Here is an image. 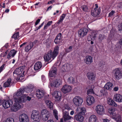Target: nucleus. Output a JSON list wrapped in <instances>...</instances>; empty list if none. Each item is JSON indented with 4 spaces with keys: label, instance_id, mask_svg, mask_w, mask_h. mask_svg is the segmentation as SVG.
I'll list each match as a JSON object with an SVG mask.
<instances>
[{
    "label": "nucleus",
    "instance_id": "50",
    "mask_svg": "<svg viewBox=\"0 0 122 122\" xmlns=\"http://www.w3.org/2000/svg\"><path fill=\"white\" fill-rule=\"evenodd\" d=\"M38 42V40H35L33 42H30V45H32L33 46L35 44L37 43Z\"/></svg>",
    "mask_w": 122,
    "mask_h": 122
},
{
    "label": "nucleus",
    "instance_id": "2",
    "mask_svg": "<svg viewBox=\"0 0 122 122\" xmlns=\"http://www.w3.org/2000/svg\"><path fill=\"white\" fill-rule=\"evenodd\" d=\"M23 96L22 97V98L21 99L19 98L14 99L15 103L11 108V110L12 111L16 112L20 109L21 107L20 104L21 103L25 102L26 101L25 98Z\"/></svg>",
    "mask_w": 122,
    "mask_h": 122
},
{
    "label": "nucleus",
    "instance_id": "51",
    "mask_svg": "<svg viewBox=\"0 0 122 122\" xmlns=\"http://www.w3.org/2000/svg\"><path fill=\"white\" fill-rule=\"evenodd\" d=\"M27 74L30 75L32 74L33 73V71L31 69H29L27 71Z\"/></svg>",
    "mask_w": 122,
    "mask_h": 122
},
{
    "label": "nucleus",
    "instance_id": "34",
    "mask_svg": "<svg viewBox=\"0 0 122 122\" xmlns=\"http://www.w3.org/2000/svg\"><path fill=\"white\" fill-rule=\"evenodd\" d=\"M96 35L94 33H92L91 35H88V36L87 39L88 41H90L91 40H94L96 37Z\"/></svg>",
    "mask_w": 122,
    "mask_h": 122
},
{
    "label": "nucleus",
    "instance_id": "31",
    "mask_svg": "<svg viewBox=\"0 0 122 122\" xmlns=\"http://www.w3.org/2000/svg\"><path fill=\"white\" fill-rule=\"evenodd\" d=\"M96 116L94 115H91L89 119V122H96L97 121Z\"/></svg>",
    "mask_w": 122,
    "mask_h": 122
},
{
    "label": "nucleus",
    "instance_id": "38",
    "mask_svg": "<svg viewBox=\"0 0 122 122\" xmlns=\"http://www.w3.org/2000/svg\"><path fill=\"white\" fill-rule=\"evenodd\" d=\"M33 46L32 45H30V43L29 44L26 46L25 48V50L26 52H28L29 50H30L33 47Z\"/></svg>",
    "mask_w": 122,
    "mask_h": 122
},
{
    "label": "nucleus",
    "instance_id": "32",
    "mask_svg": "<svg viewBox=\"0 0 122 122\" xmlns=\"http://www.w3.org/2000/svg\"><path fill=\"white\" fill-rule=\"evenodd\" d=\"M111 106L117 107V105L116 103L112 99L110 98L107 102Z\"/></svg>",
    "mask_w": 122,
    "mask_h": 122
},
{
    "label": "nucleus",
    "instance_id": "18",
    "mask_svg": "<svg viewBox=\"0 0 122 122\" xmlns=\"http://www.w3.org/2000/svg\"><path fill=\"white\" fill-rule=\"evenodd\" d=\"M45 94V92L42 90H37L36 91V95L37 98L40 99Z\"/></svg>",
    "mask_w": 122,
    "mask_h": 122
},
{
    "label": "nucleus",
    "instance_id": "37",
    "mask_svg": "<svg viewBox=\"0 0 122 122\" xmlns=\"http://www.w3.org/2000/svg\"><path fill=\"white\" fill-rule=\"evenodd\" d=\"M67 82L68 84H74L76 82L74 79L72 77H70L68 78Z\"/></svg>",
    "mask_w": 122,
    "mask_h": 122
},
{
    "label": "nucleus",
    "instance_id": "29",
    "mask_svg": "<svg viewBox=\"0 0 122 122\" xmlns=\"http://www.w3.org/2000/svg\"><path fill=\"white\" fill-rule=\"evenodd\" d=\"M45 103H46L47 107L49 108L50 109H53V103L51 102L50 101L47 100L45 101Z\"/></svg>",
    "mask_w": 122,
    "mask_h": 122
},
{
    "label": "nucleus",
    "instance_id": "39",
    "mask_svg": "<svg viewBox=\"0 0 122 122\" xmlns=\"http://www.w3.org/2000/svg\"><path fill=\"white\" fill-rule=\"evenodd\" d=\"M105 38L104 35L100 34L98 36V40L99 42H101L102 41V40L104 39Z\"/></svg>",
    "mask_w": 122,
    "mask_h": 122
},
{
    "label": "nucleus",
    "instance_id": "42",
    "mask_svg": "<svg viewBox=\"0 0 122 122\" xmlns=\"http://www.w3.org/2000/svg\"><path fill=\"white\" fill-rule=\"evenodd\" d=\"M52 21H49L48 23L44 26V29L45 30L47 29L48 27L52 23Z\"/></svg>",
    "mask_w": 122,
    "mask_h": 122
},
{
    "label": "nucleus",
    "instance_id": "56",
    "mask_svg": "<svg viewBox=\"0 0 122 122\" xmlns=\"http://www.w3.org/2000/svg\"><path fill=\"white\" fill-rule=\"evenodd\" d=\"M66 16V15L64 14H63L60 16V19L63 20Z\"/></svg>",
    "mask_w": 122,
    "mask_h": 122
},
{
    "label": "nucleus",
    "instance_id": "49",
    "mask_svg": "<svg viewBox=\"0 0 122 122\" xmlns=\"http://www.w3.org/2000/svg\"><path fill=\"white\" fill-rule=\"evenodd\" d=\"M65 109L67 110V111L71 110V108L67 104H66L65 105Z\"/></svg>",
    "mask_w": 122,
    "mask_h": 122
},
{
    "label": "nucleus",
    "instance_id": "46",
    "mask_svg": "<svg viewBox=\"0 0 122 122\" xmlns=\"http://www.w3.org/2000/svg\"><path fill=\"white\" fill-rule=\"evenodd\" d=\"M54 115L55 116V118L57 120H58V113L57 112L56 110H54L53 111Z\"/></svg>",
    "mask_w": 122,
    "mask_h": 122
},
{
    "label": "nucleus",
    "instance_id": "22",
    "mask_svg": "<svg viewBox=\"0 0 122 122\" xmlns=\"http://www.w3.org/2000/svg\"><path fill=\"white\" fill-rule=\"evenodd\" d=\"M87 76L88 79L93 81L95 79L96 75L93 72H88L87 74Z\"/></svg>",
    "mask_w": 122,
    "mask_h": 122
},
{
    "label": "nucleus",
    "instance_id": "9",
    "mask_svg": "<svg viewBox=\"0 0 122 122\" xmlns=\"http://www.w3.org/2000/svg\"><path fill=\"white\" fill-rule=\"evenodd\" d=\"M61 80L59 78H57L53 80L50 82L51 86L53 87H57L61 85Z\"/></svg>",
    "mask_w": 122,
    "mask_h": 122
},
{
    "label": "nucleus",
    "instance_id": "28",
    "mask_svg": "<svg viewBox=\"0 0 122 122\" xmlns=\"http://www.w3.org/2000/svg\"><path fill=\"white\" fill-rule=\"evenodd\" d=\"M17 52V51H15L14 49L12 50L8 54L7 58L9 59H10L11 56L12 57H14Z\"/></svg>",
    "mask_w": 122,
    "mask_h": 122
},
{
    "label": "nucleus",
    "instance_id": "19",
    "mask_svg": "<svg viewBox=\"0 0 122 122\" xmlns=\"http://www.w3.org/2000/svg\"><path fill=\"white\" fill-rule=\"evenodd\" d=\"M114 100L116 102H122V96L119 94H116L114 95Z\"/></svg>",
    "mask_w": 122,
    "mask_h": 122
},
{
    "label": "nucleus",
    "instance_id": "36",
    "mask_svg": "<svg viewBox=\"0 0 122 122\" xmlns=\"http://www.w3.org/2000/svg\"><path fill=\"white\" fill-rule=\"evenodd\" d=\"M79 109H80V112H79L78 113H80V114H81L83 115L85 114L86 110L84 107H81L79 108H76L77 111Z\"/></svg>",
    "mask_w": 122,
    "mask_h": 122
},
{
    "label": "nucleus",
    "instance_id": "13",
    "mask_svg": "<svg viewBox=\"0 0 122 122\" xmlns=\"http://www.w3.org/2000/svg\"><path fill=\"white\" fill-rule=\"evenodd\" d=\"M20 122H29V120L27 115L25 114H22L19 117Z\"/></svg>",
    "mask_w": 122,
    "mask_h": 122
},
{
    "label": "nucleus",
    "instance_id": "25",
    "mask_svg": "<svg viewBox=\"0 0 122 122\" xmlns=\"http://www.w3.org/2000/svg\"><path fill=\"white\" fill-rule=\"evenodd\" d=\"M61 36V33H59L58 34L54 41V42L56 44H59L60 43Z\"/></svg>",
    "mask_w": 122,
    "mask_h": 122
},
{
    "label": "nucleus",
    "instance_id": "10",
    "mask_svg": "<svg viewBox=\"0 0 122 122\" xmlns=\"http://www.w3.org/2000/svg\"><path fill=\"white\" fill-rule=\"evenodd\" d=\"M96 110L97 113L100 115L104 114L105 113V109L103 106L98 105L96 107Z\"/></svg>",
    "mask_w": 122,
    "mask_h": 122
},
{
    "label": "nucleus",
    "instance_id": "63",
    "mask_svg": "<svg viewBox=\"0 0 122 122\" xmlns=\"http://www.w3.org/2000/svg\"><path fill=\"white\" fill-rule=\"evenodd\" d=\"M118 6L120 8H122V3H120L118 5Z\"/></svg>",
    "mask_w": 122,
    "mask_h": 122
},
{
    "label": "nucleus",
    "instance_id": "24",
    "mask_svg": "<svg viewBox=\"0 0 122 122\" xmlns=\"http://www.w3.org/2000/svg\"><path fill=\"white\" fill-rule=\"evenodd\" d=\"M84 60L86 63L89 64L92 62V58L90 56H87L85 57Z\"/></svg>",
    "mask_w": 122,
    "mask_h": 122
},
{
    "label": "nucleus",
    "instance_id": "6",
    "mask_svg": "<svg viewBox=\"0 0 122 122\" xmlns=\"http://www.w3.org/2000/svg\"><path fill=\"white\" fill-rule=\"evenodd\" d=\"M31 119L34 120V122H38L40 121V115L38 111L34 110L32 111Z\"/></svg>",
    "mask_w": 122,
    "mask_h": 122
},
{
    "label": "nucleus",
    "instance_id": "44",
    "mask_svg": "<svg viewBox=\"0 0 122 122\" xmlns=\"http://www.w3.org/2000/svg\"><path fill=\"white\" fill-rule=\"evenodd\" d=\"M81 8L82 10L85 12L88 11V7L86 5H83L81 6Z\"/></svg>",
    "mask_w": 122,
    "mask_h": 122
},
{
    "label": "nucleus",
    "instance_id": "59",
    "mask_svg": "<svg viewBox=\"0 0 122 122\" xmlns=\"http://www.w3.org/2000/svg\"><path fill=\"white\" fill-rule=\"evenodd\" d=\"M63 21V20L60 18V19L58 20V21L57 22V23L58 24H59L61 23Z\"/></svg>",
    "mask_w": 122,
    "mask_h": 122
},
{
    "label": "nucleus",
    "instance_id": "53",
    "mask_svg": "<svg viewBox=\"0 0 122 122\" xmlns=\"http://www.w3.org/2000/svg\"><path fill=\"white\" fill-rule=\"evenodd\" d=\"M115 13V11L113 10H112L111 12H110L109 14V17H111Z\"/></svg>",
    "mask_w": 122,
    "mask_h": 122
},
{
    "label": "nucleus",
    "instance_id": "4",
    "mask_svg": "<svg viewBox=\"0 0 122 122\" xmlns=\"http://www.w3.org/2000/svg\"><path fill=\"white\" fill-rule=\"evenodd\" d=\"M25 67V66L24 65L22 66L16 68L13 72V75L14 76L16 77L15 75L17 76H19L21 77L23 76L22 75H24V70Z\"/></svg>",
    "mask_w": 122,
    "mask_h": 122
},
{
    "label": "nucleus",
    "instance_id": "33",
    "mask_svg": "<svg viewBox=\"0 0 122 122\" xmlns=\"http://www.w3.org/2000/svg\"><path fill=\"white\" fill-rule=\"evenodd\" d=\"M11 82V79L10 78L8 79L6 81L4 84V87H10Z\"/></svg>",
    "mask_w": 122,
    "mask_h": 122
},
{
    "label": "nucleus",
    "instance_id": "55",
    "mask_svg": "<svg viewBox=\"0 0 122 122\" xmlns=\"http://www.w3.org/2000/svg\"><path fill=\"white\" fill-rule=\"evenodd\" d=\"M114 35L112 34H111L109 35L108 38L110 40L114 37Z\"/></svg>",
    "mask_w": 122,
    "mask_h": 122
},
{
    "label": "nucleus",
    "instance_id": "60",
    "mask_svg": "<svg viewBox=\"0 0 122 122\" xmlns=\"http://www.w3.org/2000/svg\"><path fill=\"white\" fill-rule=\"evenodd\" d=\"M103 63V62L102 61H100L99 62V66L100 67H101L102 66V65H103V64H102Z\"/></svg>",
    "mask_w": 122,
    "mask_h": 122
},
{
    "label": "nucleus",
    "instance_id": "41",
    "mask_svg": "<svg viewBox=\"0 0 122 122\" xmlns=\"http://www.w3.org/2000/svg\"><path fill=\"white\" fill-rule=\"evenodd\" d=\"M19 32H16L12 36V38H14L15 40H16L19 37Z\"/></svg>",
    "mask_w": 122,
    "mask_h": 122
},
{
    "label": "nucleus",
    "instance_id": "40",
    "mask_svg": "<svg viewBox=\"0 0 122 122\" xmlns=\"http://www.w3.org/2000/svg\"><path fill=\"white\" fill-rule=\"evenodd\" d=\"M62 68L64 69L65 71H68L70 68L69 64H67L64 65L62 66Z\"/></svg>",
    "mask_w": 122,
    "mask_h": 122
},
{
    "label": "nucleus",
    "instance_id": "7",
    "mask_svg": "<svg viewBox=\"0 0 122 122\" xmlns=\"http://www.w3.org/2000/svg\"><path fill=\"white\" fill-rule=\"evenodd\" d=\"M72 101L75 105L79 106L81 105L83 102V99L80 97L76 96L73 99Z\"/></svg>",
    "mask_w": 122,
    "mask_h": 122
},
{
    "label": "nucleus",
    "instance_id": "47",
    "mask_svg": "<svg viewBox=\"0 0 122 122\" xmlns=\"http://www.w3.org/2000/svg\"><path fill=\"white\" fill-rule=\"evenodd\" d=\"M94 92L93 91V89L92 88L91 89H89L87 91V94L89 95V94L91 93L94 94Z\"/></svg>",
    "mask_w": 122,
    "mask_h": 122
},
{
    "label": "nucleus",
    "instance_id": "15",
    "mask_svg": "<svg viewBox=\"0 0 122 122\" xmlns=\"http://www.w3.org/2000/svg\"><path fill=\"white\" fill-rule=\"evenodd\" d=\"M57 70V69L56 67L54 66L52 67L49 71V76L51 77L54 78L56 75Z\"/></svg>",
    "mask_w": 122,
    "mask_h": 122
},
{
    "label": "nucleus",
    "instance_id": "48",
    "mask_svg": "<svg viewBox=\"0 0 122 122\" xmlns=\"http://www.w3.org/2000/svg\"><path fill=\"white\" fill-rule=\"evenodd\" d=\"M118 30L120 31V32L122 31V23H121L118 26Z\"/></svg>",
    "mask_w": 122,
    "mask_h": 122
},
{
    "label": "nucleus",
    "instance_id": "11",
    "mask_svg": "<svg viewBox=\"0 0 122 122\" xmlns=\"http://www.w3.org/2000/svg\"><path fill=\"white\" fill-rule=\"evenodd\" d=\"M13 104L12 100H5L2 103L3 107L5 109H7L11 107Z\"/></svg>",
    "mask_w": 122,
    "mask_h": 122
},
{
    "label": "nucleus",
    "instance_id": "30",
    "mask_svg": "<svg viewBox=\"0 0 122 122\" xmlns=\"http://www.w3.org/2000/svg\"><path fill=\"white\" fill-rule=\"evenodd\" d=\"M113 118L115 119L117 122H121V119L120 115L119 114H116L112 117Z\"/></svg>",
    "mask_w": 122,
    "mask_h": 122
},
{
    "label": "nucleus",
    "instance_id": "64",
    "mask_svg": "<svg viewBox=\"0 0 122 122\" xmlns=\"http://www.w3.org/2000/svg\"><path fill=\"white\" fill-rule=\"evenodd\" d=\"M103 121L104 122H109L110 121V120L107 119H103Z\"/></svg>",
    "mask_w": 122,
    "mask_h": 122
},
{
    "label": "nucleus",
    "instance_id": "54",
    "mask_svg": "<svg viewBox=\"0 0 122 122\" xmlns=\"http://www.w3.org/2000/svg\"><path fill=\"white\" fill-rule=\"evenodd\" d=\"M29 89H30V91H32L33 90V88L34 87V86L33 85H28V86H27Z\"/></svg>",
    "mask_w": 122,
    "mask_h": 122
},
{
    "label": "nucleus",
    "instance_id": "12",
    "mask_svg": "<svg viewBox=\"0 0 122 122\" xmlns=\"http://www.w3.org/2000/svg\"><path fill=\"white\" fill-rule=\"evenodd\" d=\"M62 118L65 122L73 118L72 117L69 116L68 111L65 110H64L63 112Z\"/></svg>",
    "mask_w": 122,
    "mask_h": 122
},
{
    "label": "nucleus",
    "instance_id": "20",
    "mask_svg": "<svg viewBox=\"0 0 122 122\" xmlns=\"http://www.w3.org/2000/svg\"><path fill=\"white\" fill-rule=\"evenodd\" d=\"M71 89V86L67 85H65L63 87L62 91L63 92L66 93L70 92Z\"/></svg>",
    "mask_w": 122,
    "mask_h": 122
},
{
    "label": "nucleus",
    "instance_id": "17",
    "mask_svg": "<svg viewBox=\"0 0 122 122\" xmlns=\"http://www.w3.org/2000/svg\"><path fill=\"white\" fill-rule=\"evenodd\" d=\"M52 95L54 97L56 101H59L61 99V94L59 92L55 91L52 93Z\"/></svg>",
    "mask_w": 122,
    "mask_h": 122
},
{
    "label": "nucleus",
    "instance_id": "43",
    "mask_svg": "<svg viewBox=\"0 0 122 122\" xmlns=\"http://www.w3.org/2000/svg\"><path fill=\"white\" fill-rule=\"evenodd\" d=\"M22 88L24 89V92L25 93H27L32 92L31 91H30V89L28 87H23Z\"/></svg>",
    "mask_w": 122,
    "mask_h": 122
},
{
    "label": "nucleus",
    "instance_id": "61",
    "mask_svg": "<svg viewBox=\"0 0 122 122\" xmlns=\"http://www.w3.org/2000/svg\"><path fill=\"white\" fill-rule=\"evenodd\" d=\"M26 97V100H28L29 101L31 99V98L29 96H27Z\"/></svg>",
    "mask_w": 122,
    "mask_h": 122
},
{
    "label": "nucleus",
    "instance_id": "52",
    "mask_svg": "<svg viewBox=\"0 0 122 122\" xmlns=\"http://www.w3.org/2000/svg\"><path fill=\"white\" fill-rule=\"evenodd\" d=\"M44 22H43L40 25H39L38 27H36L35 29V30L36 31L40 29L41 28L42 26L44 24Z\"/></svg>",
    "mask_w": 122,
    "mask_h": 122
},
{
    "label": "nucleus",
    "instance_id": "45",
    "mask_svg": "<svg viewBox=\"0 0 122 122\" xmlns=\"http://www.w3.org/2000/svg\"><path fill=\"white\" fill-rule=\"evenodd\" d=\"M105 89L104 88V89H102L100 91L101 93H102V95H106L107 93V90H105Z\"/></svg>",
    "mask_w": 122,
    "mask_h": 122
},
{
    "label": "nucleus",
    "instance_id": "26",
    "mask_svg": "<svg viewBox=\"0 0 122 122\" xmlns=\"http://www.w3.org/2000/svg\"><path fill=\"white\" fill-rule=\"evenodd\" d=\"M42 66L41 62L40 61L37 62L34 66V69L35 70H38L41 68Z\"/></svg>",
    "mask_w": 122,
    "mask_h": 122
},
{
    "label": "nucleus",
    "instance_id": "14",
    "mask_svg": "<svg viewBox=\"0 0 122 122\" xmlns=\"http://www.w3.org/2000/svg\"><path fill=\"white\" fill-rule=\"evenodd\" d=\"M114 76L117 79L119 80L122 77V72L118 68L116 69L115 70Z\"/></svg>",
    "mask_w": 122,
    "mask_h": 122
},
{
    "label": "nucleus",
    "instance_id": "16",
    "mask_svg": "<svg viewBox=\"0 0 122 122\" xmlns=\"http://www.w3.org/2000/svg\"><path fill=\"white\" fill-rule=\"evenodd\" d=\"M86 99L87 104L89 105H91L95 102L94 98L92 96H88Z\"/></svg>",
    "mask_w": 122,
    "mask_h": 122
},
{
    "label": "nucleus",
    "instance_id": "23",
    "mask_svg": "<svg viewBox=\"0 0 122 122\" xmlns=\"http://www.w3.org/2000/svg\"><path fill=\"white\" fill-rule=\"evenodd\" d=\"M100 8L98 9H95L92 10L91 11L92 15L94 17H96L98 15L101 11Z\"/></svg>",
    "mask_w": 122,
    "mask_h": 122
},
{
    "label": "nucleus",
    "instance_id": "35",
    "mask_svg": "<svg viewBox=\"0 0 122 122\" xmlns=\"http://www.w3.org/2000/svg\"><path fill=\"white\" fill-rule=\"evenodd\" d=\"M109 112L112 117L116 115L115 109L114 108H110L109 109Z\"/></svg>",
    "mask_w": 122,
    "mask_h": 122
},
{
    "label": "nucleus",
    "instance_id": "3",
    "mask_svg": "<svg viewBox=\"0 0 122 122\" xmlns=\"http://www.w3.org/2000/svg\"><path fill=\"white\" fill-rule=\"evenodd\" d=\"M41 115L42 119L44 121H46L51 118V115L46 109H43L41 111Z\"/></svg>",
    "mask_w": 122,
    "mask_h": 122
},
{
    "label": "nucleus",
    "instance_id": "21",
    "mask_svg": "<svg viewBox=\"0 0 122 122\" xmlns=\"http://www.w3.org/2000/svg\"><path fill=\"white\" fill-rule=\"evenodd\" d=\"M74 118V119L79 122H82L84 118L83 116L80 114V113H78L76 115H75Z\"/></svg>",
    "mask_w": 122,
    "mask_h": 122
},
{
    "label": "nucleus",
    "instance_id": "8",
    "mask_svg": "<svg viewBox=\"0 0 122 122\" xmlns=\"http://www.w3.org/2000/svg\"><path fill=\"white\" fill-rule=\"evenodd\" d=\"M88 31V30L87 28H82L78 31V34L80 37L82 38L86 36Z\"/></svg>",
    "mask_w": 122,
    "mask_h": 122
},
{
    "label": "nucleus",
    "instance_id": "62",
    "mask_svg": "<svg viewBox=\"0 0 122 122\" xmlns=\"http://www.w3.org/2000/svg\"><path fill=\"white\" fill-rule=\"evenodd\" d=\"M118 89V88L117 87H115L114 88L113 90L115 91H117Z\"/></svg>",
    "mask_w": 122,
    "mask_h": 122
},
{
    "label": "nucleus",
    "instance_id": "57",
    "mask_svg": "<svg viewBox=\"0 0 122 122\" xmlns=\"http://www.w3.org/2000/svg\"><path fill=\"white\" fill-rule=\"evenodd\" d=\"M40 19H38L36 20L35 23V26L37 25L40 22Z\"/></svg>",
    "mask_w": 122,
    "mask_h": 122
},
{
    "label": "nucleus",
    "instance_id": "58",
    "mask_svg": "<svg viewBox=\"0 0 122 122\" xmlns=\"http://www.w3.org/2000/svg\"><path fill=\"white\" fill-rule=\"evenodd\" d=\"M5 66V64H3L0 67V73L2 71L3 69Z\"/></svg>",
    "mask_w": 122,
    "mask_h": 122
},
{
    "label": "nucleus",
    "instance_id": "27",
    "mask_svg": "<svg viewBox=\"0 0 122 122\" xmlns=\"http://www.w3.org/2000/svg\"><path fill=\"white\" fill-rule=\"evenodd\" d=\"M113 84L110 82H107L104 86V88L109 91L111 90L112 88Z\"/></svg>",
    "mask_w": 122,
    "mask_h": 122
},
{
    "label": "nucleus",
    "instance_id": "5",
    "mask_svg": "<svg viewBox=\"0 0 122 122\" xmlns=\"http://www.w3.org/2000/svg\"><path fill=\"white\" fill-rule=\"evenodd\" d=\"M24 93V89L22 88H21L20 89H19L17 91L16 94L15 93L14 94L13 98L14 99H17L18 98H20L22 99V97L23 96L24 97H25V99L26 100V97L27 95L28 94H25L23 95L21 97H18L19 96H21Z\"/></svg>",
    "mask_w": 122,
    "mask_h": 122
},
{
    "label": "nucleus",
    "instance_id": "1",
    "mask_svg": "<svg viewBox=\"0 0 122 122\" xmlns=\"http://www.w3.org/2000/svg\"><path fill=\"white\" fill-rule=\"evenodd\" d=\"M59 47L58 46H55L53 52L50 50L47 54H45L44 56V58L45 61L48 62L52 59V60H53L58 55L59 53Z\"/></svg>",
    "mask_w": 122,
    "mask_h": 122
}]
</instances>
